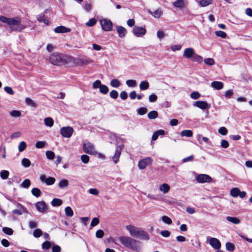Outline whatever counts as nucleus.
Segmentation results:
<instances>
[{"label": "nucleus", "mask_w": 252, "mask_h": 252, "mask_svg": "<svg viewBox=\"0 0 252 252\" xmlns=\"http://www.w3.org/2000/svg\"><path fill=\"white\" fill-rule=\"evenodd\" d=\"M42 234V231L39 229H36L34 230L33 235L34 237L38 238L41 236Z\"/></svg>", "instance_id": "obj_53"}, {"label": "nucleus", "mask_w": 252, "mask_h": 252, "mask_svg": "<svg viewBox=\"0 0 252 252\" xmlns=\"http://www.w3.org/2000/svg\"><path fill=\"white\" fill-rule=\"evenodd\" d=\"M32 195L36 197H39L41 195V191L38 188H34L32 190Z\"/></svg>", "instance_id": "obj_42"}, {"label": "nucleus", "mask_w": 252, "mask_h": 252, "mask_svg": "<svg viewBox=\"0 0 252 252\" xmlns=\"http://www.w3.org/2000/svg\"><path fill=\"white\" fill-rule=\"evenodd\" d=\"M69 183L68 180L66 179L62 180L58 184V187L60 189H64L67 188Z\"/></svg>", "instance_id": "obj_23"}, {"label": "nucleus", "mask_w": 252, "mask_h": 252, "mask_svg": "<svg viewBox=\"0 0 252 252\" xmlns=\"http://www.w3.org/2000/svg\"><path fill=\"white\" fill-rule=\"evenodd\" d=\"M31 181L29 179H25L21 184V187L25 188L28 189L31 185Z\"/></svg>", "instance_id": "obj_41"}, {"label": "nucleus", "mask_w": 252, "mask_h": 252, "mask_svg": "<svg viewBox=\"0 0 252 252\" xmlns=\"http://www.w3.org/2000/svg\"><path fill=\"white\" fill-rule=\"evenodd\" d=\"M240 190L239 189V188H235L231 189L230 194L232 196L234 197H236L238 196L239 194L240 193Z\"/></svg>", "instance_id": "obj_26"}, {"label": "nucleus", "mask_w": 252, "mask_h": 252, "mask_svg": "<svg viewBox=\"0 0 252 252\" xmlns=\"http://www.w3.org/2000/svg\"><path fill=\"white\" fill-rule=\"evenodd\" d=\"M26 103L29 106H31L33 107H36V104L34 103L32 99L29 97H27L25 99Z\"/></svg>", "instance_id": "obj_46"}, {"label": "nucleus", "mask_w": 252, "mask_h": 252, "mask_svg": "<svg viewBox=\"0 0 252 252\" xmlns=\"http://www.w3.org/2000/svg\"><path fill=\"white\" fill-rule=\"evenodd\" d=\"M63 203V201L61 199L59 198H55L53 199L51 204L53 206H60Z\"/></svg>", "instance_id": "obj_35"}, {"label": "nucleus", "mask_w": 252, "mask_h": 252, "mask_svg": "<svg viewBox=\"0 0 252 252\" xmlns=\"http://www.w3.org/2000/svg\"><path fill=\"white\" fill-rule=\"evenodd\" d=\"M161 220L164 223L167 224L168 225H170L172 223L171 219L166 216H163L161 217Z\"/></svg>", "instance_id": "obj_39"}, {"label": "nucleus", "mask_w": 252, "mask_h": 252, "mask_svg": "<svg viewBox=\"0 0 252 252\" xmlns=\"http://www.w3.org/2000/svg\"><path fill=\"white\" fill-rule=\"evenodd\" d=\"M102 29L106 32H109L112 30L113 24L109 19L104 18L99 20Z\"/></svg>", "instance_id": "obj_7"}, {"label": "nucleus", "mask_w": 252, "mask_h": 252, "mask_svg": "<svg viewBox=\"0 0 252 252\" xmlns=\"http://www.w3.org/2000/svg\"><path fill=\"white\" fill-rule=\"evenodd\" d=\"M0 21L8 25L11 30L13 31L21 32L26 27L21 24V19L19 17L8 18L4 16H0Z\"/></svg>", "instance_id": "obj_1"}, {"label": "nucleus", "mask_w": 252, "mask_h": 252, "mask_svg": "<svg viewBox=\"0 0 252 252\" xmlns=\"http://www.w3.org/2000/svg\"><path fill=\"white\" fill-rule=\"evenodd\" d=\"M74 132L73 128L71 126H64L61 128V134L65 138H70Z\"/></svg>", "instance_id": "obj_9"}, {"label": "nucleus", "mask_w": 252, "mask_h": 252, "mask_svg": "<svg viewBox=\"0 0 252 252\" xmlns=\"http://www.w3.org/2000/svg\"><path fill=\"white\" fill-rule=\"evenodd\" d=\"M229 143L226 140H222L220 143V146L223 148H227L229 147Z\"/></svg>", "instance_id": "obj_63"}, {"label": "nucleus", "mask_w": 252, "mask_h": 252, "mask_svg": "<svg viewBox=\"0 0 252 252\" xmlns=\"http://www.w3.org/2000/svg\"><path fill=\"white\" fill-rule=\"evenodd\" d=\"M96 22V21L94 18H91L86 23V25L88 27H92L95 24Z\"/></svg>", "instance_id": "obj_55"}, {"label": "nucleus", "mask_w": 252, "mask_h": 252, "mask_svg": "<svg viewBox=\"0 0 252 252\" xmlns=\"http://www.w3.org/2000/svg\"><path fill=\"white\" fill-rule=\"evenodd\" d=\"M117 31L120 37L124 38L125 37L126 33V30L124 27L120 26H117Z\"/></svg>", "instance_id": "obj_18"}, {"label": "nucleus", "mask_w": 252, "mask_h": 252, "mask_svg": "<svg viewBox=\"0 0 252 252\" xmlns=\"http://www.w3.org/2000/svg\"><path fill=\"white\" fill-rule=\"evenodd\" d=\"M46 144V142L43 141H37L35 144V147L37 148L40 149L45 147Z\"/></svg>", "instance_id": "obj_49"}, {"label": "nucleus", "mask_w": 252, "mask_h": 252, "mask_svg": "<svg viewBox=\"0 0 252 252\" xmlns=\"http://www.w3.org/2000/svg\"><path fill=\"white\" fill-rule=\"evenodd\" d=\"M9 114L13 118H18L21 116V112L18 110H12L9 112Z\"/></svg>", "instance_id": "obj_33"}, {"label": "nucleus", "mask_w": 252, "mask_h": 252, "mask_svg": "<svg viewBox=\"0 0 252 252\" xmlns=\"http://www.w3.org/2000/svg\"><path fill=\"white\" fill-rule=\"evenodd\" d=\"M147 112V109L145 107H141L137 110V113L140 115H143Z\"/></svg>", "instance_id": "obj_57"}, {"label": "nucleus", "mask_w": 252, "mask_h": 252, "mask_svg": "<svg viewBox=\"0 0 252 252\" xmlns=\"http://www.w3.org/2000/svg\"><path fill=\"white\" fill-rule=\"evenodd\" d=\"M49 62L51 63L56 65H62L66 63L64 57L58 53H55L50 55Z\"/></svg>", "instance_id": "obj_5"}, {"label": "nucleus", "mask_w": 252, "mask_h": 252, "mask_svg": "<svg viewBox=\"0 0 252 252\" xmlns=\"http://www.w3.org/2000/svg\"><path fill=\"white\" fill-rule=\"evenodd\" d=\"M126 84L129 87H135L136 85V82L134 80L129 79L126 81Z\"/></svg>", "instance_id": "obj_47"}, {"label": "nucleus", "mask_w": 252, "mask_h": 252, "mask_svg": "<svg viewBox=\"0 0 252 252\" xmlns=\"http://www.w3.org/2000/svg\"><path fill=\"white\" fill-rule=\"evenodd\" d=\"M209 244L215 249L219 250L221 247V243L219 239L214 237L208 239Z\"/></svg>", "instance_id": "obj_13"}, {"label": "nucleus", "mask_w": 252, "mask_h": 252, "mask_svg": "<svg viewBox=\"0 0 252 252\" xmlns=\"http://www.w3.org/2000/svg\"><path fill=\"white\" fill-rule=\"evenodd\" d=\"M51 247V244L49 241L44 242L42 245L43 249L48 250Z\"/></svg>", "instance_id": "obj_62"}, {"label": "nucleus", "mask_w": 252, "mask_h": 252, "mask_svg": "<svg viewBox=\"0 0 252 252\" xmlns=\"http://www.w3.org/2000/svg\"><path fill=\"white\" fill-rule=\"evenodd\" d=\"M118 240L126 248L137 252L141 250L140 242L131 237L121 236Z\"/></svg>", "instance_id": "obj_2"}, {"label": "nucleus", "mask_w": 252, "mask_h": 252, "mask_svg": "<svg viewBox=\"0 0 252 252\" xmlns=\"http://www.w3.org/2000/svg\"><path fill=\"white\" fill-rule=\"evenodd\" d=\"M123 148V145L116 148L115 154L112 157V160L115 164H117L119 162Z\"/></svg>", "instance_id": "obj_11"}, {"label": "nucleus", "mask_w": 252, "mask_h": 252, "mask_svg": "<svg viewBox=\"0 0 252 252\" xmlns=\"http://www.w3.org/2000/svg\"><path fill=\"white\" fill-rule=\"evenodd\" d=\"M226 220L235 224H239L241 222L240 220L237 217H232L228 216L226 218Z\"/></svg>", "instance_id": "obj_22"}, {"label": "nucleus", "mask_w": 252, "mask_h": 252, "mask_svg": "<svg viewBox=\"0 0 252 252\" xmlns=\"http://www.w3.org/2000/svg\"><path fill=\"white\" fill-rule=\"evenodd\" d=\"M2 231L6 234L11 235L13 233V230L9 227H4L2 228Z\"/></svg>", "instance_id": "obj_45"}, {"label": "nucleus", "mask_w": 252, "mask_h": 252, "mask_svg": "<svg viewBox=\"0 0 252 252\" xmlns=\"http://www.w3.org/2000/svg\"><path fill=\"white\" fill-rule=\"evenodd\" d=\"M70 31V29L64 26H59L54 29V32L56 33H65Z\"/></svg>", "instance_id": "obj_20"}, {"label": "nucleus", "mask_w": 252, "mask_h": 252, "mask_svg": "<svg viewBox=\"0 0 252 252\" xmlns=\"http://www.w3.org/2000/svg\"><path fill=\"white\" fill-rule=\"evenodd\" d=\"M40 181L42 182H45L47 185L50 186L53 185L55 182V179L53 177L46 178L44 175H42L40 177Z\"/></svg>", "instance_id": "obj_14"}, {"label": "nucleus", "mask_w": 252, "mask_h": 252, "mask_svg": "<svg viewBox=\"0 0 252 252\" xmlns=\"http://www.w3.org/2000/svg\"><path fill=\"white\" fill-rule=\"evenodd\" d=\"M223 86V83L220 81H213L211 84V86L217 90H221Z\"/></svg>", "instance_id": "obj_17"}, {"label": "nucleus", "mask_w": 252, "mask_h": 252, "mask_svg": "<svg viewBox=\"0 0 252 252\" xmlns=\"http://www.w3.org/2000/svg\"><path fill=\"white\" fill-rule=\"evenodd\" d=\"M44 124L46 126L51 127L54 125V121L52 118L47 117L44 120Z\"/></svg>", "instance_id": "obj_24"}, {"label": "nucleus", "mask_w": 252, "mask_h": 252, "mask_svg": "<svg viewBox=\"0 0 252 252\" xmlns=\"http://www.w3.org/2000/svg\"><path fill=\"white\" fill-rule=\"evenodd\" d=\"M170 189V186L166 183L161 184L159 186V190L163 193H168Z\"/></svg>", "instance_id": "obj_19"}, {"label": "nucleus", "mask_w": 252, "mask_h": 252, "mask_svg": "<svg viewBox=\"0 0 252 252\" xmlns=\"http://www.w3.org/2000/svg\"><path fill=\"white\" fill-rule=\"evenodd\" d=\"M204 62L205 64L210 66L214 65L215 63V61L212 58L205 59Z\"/></svg>", "instance_id": "obj_51"}, {"label": "nucleus", "mask_w": 252, "mask_h": 252, "mask_svg": "<svg viewBox=\"0 0 252 252\" xmlns=\"http://www.w3.org/2000/svg\"><path fill=\"white\" fill-rule=\"evenodd\" d=\"M65 213L66 216L71 217L73 215V211L70 207H66L65 208Z\"/></svg>", "instance_id": "obj_36"}, {"label": "nucleus", "mask_w": 252, "mask_h": 252, "mask_svg": "<svg viewBox=\"0 0 252 252\" xmlns=\"http://www.w3.org/2000/svg\"><path fill=\"white\" fill-rule=\"evenodd\" d=\"M26 147H27V144L25 141L20 142L18 145L19 152H23L24 150H25Z\"/></svg>", "instance_id": "obj_40"}, {"label": "nucleus", "mask_w": 252, "mask_h": 252, "mask_svg": "<svg viewBox=\"0 0 252 252\" xmlns=\"http://www.w3.org/2000/svg\"><path fill=\"white\" fill-rule=\"evenodd\" d=\"M81 159L83 163L87 164L89 162L90 158L87 155H83L81 156Z\"/></svg>", "instance_id": "obj_50"}, {"label": "nucleus", "mask_w": 252, "mask_h": 252, "mask_svg": "<svg viewBox=\"0 0 252 252\" xmlns=\"http://www.w3.org/2000/svg\"><path fill=\"white\" fill-rule=\"evenodd\" d=\"M102 84L100 80H97L95 81L93 84V87L94 89L100 88Z\"/></svg>", "instance_id": "obj_54"}, {"label": "nucleus", "mask_w": 252, "mask_h": 252, "mask_svg": "<svg viewBox=\"0 0 252 252\" xmlns=\"http://www.w3.org/2000/svg\"><path fill=\"white\" fill-rule=\"evenodd\" d=\"M187 2H186L184 0H177L173 3V5L175 7L179 8L180 9L183 8Z\"/></svg>", "instance_id": "obj_21"}, {"label": "nucleus", "mask_w": 252, "mask_h": 252, "mask_svg": "<svg viewBox=\"0 0 252 252\" xmlns=\"http://www.w3.org/2000/svg\"><path fill=\"white\" fill-rule=\"evenodd\" d=\"M152 159L150 157H147L139 161L138 166L139 169L143 170L148 165L151 164Z\"/></svg>", "instance_id": "obj_10"}, {"label": "nucleus", "mask_w": 252, "mask_h": 252, "mask_svg": "<svg viewBox=\"0 0 252 252\" xmlns=\"http://www.w3.org/2000/svg\"><path fill=\"white\" fill-rule=\"evenodd\" d=\"M158 116V113L157 111H152L148 114V117L149 119H155Z\"/></svg>", "instance_id": "obj_30"}, {"label": "nucleus", "mask_w": 252, "mask_h": 252, "mask_svg": "<svg viewBox=\"0 0 252 252\" xmlns=\"http://www.w3.org/2000/svg\"><path fill=\"white\" fill-rule=\"evenodd\" d=\"M226 249L227 251L233 252L235 250V245L230 242H227L225 244Z\"/></svg>", "instance_id": "obj_37"}, {"label": "nucleus", "mask_w": 252, "mask_h": 252, "mask_svg": "<svg viewBox=\"0 0 252 252\" xmlns=\"http://www.w3.org/2000/svg\"><path fill=\"white\" fill-rule=\"evenodd\" d=\"M22 164L25 167H28L30 166V160L26 158H24L22 160Z\"/></svg>", "instance_id": "obj_52"}, {"label": "nucleus", "mask_w": 252, "mask_h": 252, "mask_svg": "<svg viewBox=\"0 0 252 252\" xmlns=\"http://www.w3.org/2000/svg\"><path fill=\"white\" fill-rule=\"evenodd\" d=\"M233 92L232 90H227L224 93V96L227 98H229L233 95Z\"/></svg>", "instance_id": "obj_60"}, {"label": "nucleus", "mask_w": 252, "mask_h": 252, "mask_svg": "<svg viewBox=\"0 0 252 252\" xmlns=\"http://www.w3.org/2000/svg\"><path fill=\"white\" fill-rule=\"evenodd\" d=\"M110 85L113 87L118 88L121 85V82L118 79H114L110 81Z\"/></svg>", "instance_id": "obj_32"}, {"label": "nucleus", "mask_w": 252, "mask_h": 252, "mask_svg": "<svg viewBox=\"0 0 252 252\" xmlns=\"http://www.w3.org/2000/svg\"><path fill=\"white\" fill-rule=\"evenodd\" d=\"M83 150L85 153L89 155H96L97 154V152L95 149L94 145L88 141L83 144Z\"/></svg>", "instance_id": "obj_6"}, {"label": "nucleus", "mask_w": 252, "mask_h": 252, "mask_svg": "<svg viewBox=\"0 0 252 252\" xmlns=\"http://www.w3.org/2000/svg\"><path fill=\"white\" fill-rule=\"evenodd\" d=\"M132 32L137 37H142L146 33V30L142 27L134 26L132 29Z\"/></svg>", "instance_id": "obj_12"}, {"label": "nucleus", "mask_w": 252, "mask_h": 252, "mask_svg": "<svg viewBox=\"0 0 252 252\" xmlns=\"http://www.w3.org/2000/svg\"><path fill=\"white\" fill-rule=\"evenodd\" d=\"M126 228L131 237L144 240H148L150 239L148 233L141 228L132 225H127Z\"/></svg>", "instance_id": "obj_3"}, {"label": "nucleus", "mask_w": 252, "mask_h": 252, "mask_svg": "<svg viewBox=\"0 0 252 252\" xmlns=\"http://www.w3.org/2000/svg\"><path fill=\"white\" fill-rule=\"evenodd\" d=\"M200 96V94L197 92H192L190 94V97L193 99H197Z\"/></svg>", "instance_id": "obj_58"}, {"label": "nucleus", "mask_w": 252, "mask_h": 252, "mask_svg": "<svg viewBox=\"0 0 252 252\" xmlns=\"http://www.w3.org/2000/svg\"><path fill=\"white\" fill-rule=\"evenodd\" d=\"M150 13L156 18H159L162 14V12L160 9H157L154 12L149 11Z\"/></svg>", "instance_id": "obj_31"}, {"label": "nucleus", "mask_w": 252, "mask_h": 252, "mask_svg": "<svg viewBox=\"0 0 252 252\" xmlns=\"http://www.w3.org/2000/svg\"><path fill=\"white\" fill-rule=\"evenodd\" d=\"M99 90L100 93L104 94H107L109 91L108 87L105 85H102Z\"/></svg>", "instance_id": "obj_43"}, {"label": "nucleus", "mask_w": 252, "mask_h": 252, "mask_svg": "<svg viewBox=\"0 0 252 252\" xmlns=\"http://www.w3.org/2000/svg\"><path fill=\"white\" fill-rule=\"evenodd\" d=\"M215 33L217 36L220 37L222 38H225L226 37V33L223 31H216Z\"/></svg>", "instance_id": "obj_48"}, {"label": "nucleus", "mask_w": 252, "mask_h": 252, "mask_svg": "<svg viewBox=\"0 0 252 252\" xmlns=\"http://www.w3.org/2000/svg\"><path fill=\"white\" fill-rule=\"evenodd\" d=\"M110 96L113 99H116L118 96V93L116 90H112L110 93Z\"/></svg>", "instance_id": "obj_61"}, {"label": "nucleus", "mask_w": 252, "mask_h": 252, "mask_svg": "<svg viewBox=\"0 0 252 252\" xmlns=\"http://www.w3.org/2000/svg\"><path fill=\"white\" fill-rule=\"evenodd\" d=\"M198 2L201 7H205L211 4L212 0H201Z\"/></svg>", "instance_id": "obj_29"}, {"label": "nucleus", "mask_w": 252, "mask_h": 252, "mask_svg": "<svg viewBox=\"0 0 252 252\" xmlns=\"http://www.w3.org/2000/svg\"><path fill=\"white\" fill-rule=\"evenodd\" d=\"M92 62H93L92 61L88 60L86 59H80L78 60L77 63L81 65H87Z\"/></svg>", "instance_id": "obj_34"}, {"label": "nucleus", "mask_w": 252, "mask_h": 252, "mask_svg": "<svg viewBox=\"0 0 252 252\" xmlns=\"http://www.w3.org/2000/svg\"><path fill=\"white\" fill-rule=\"evenodd\" d=\"M9 173L7 170H2L0 172V176L2 179L5 180L8 178Z\"/></svg>", "instance_id": "obj_38"}, {"label": "nucleus", "mask_w": 252, "mask_h": 252, "mask_svg": "<svg viewBox=\"0 0 252 252\" xmlns=\"http://www.w3.org/2000/svg\"><path fill=\"white\" fill-rule=\"evenodd\" d=\"M35 206L37 210L41 212H44L47 209V207L45 203L43 201H39L36 203Z\"/></svg>", "instance_id": "obj_16"}, {"label": "nucleus", "mask_w": 252, "mask_h": 252, "mask_svg": "<svg viewBox=\"0 0 252 252\" xmlns=\"http://www.w3.org/2000/svg\"><path fill=\"white\" fill-rule=\"evenodd\" d=\"M4 90L5 92L9 94L13 95L14 93V91L11 87L6 86L4 88Z\"/></svg>", "instance_id": "obj_59"}, {"label": "nucleus", "mask_w": 252, "mask_h": 252, "mask_svg": "<svg viewBox=\"0 0 252 252\" xmlns=\"http://www.w3.org/2000/svg\"><path fill=\"white\" fill-rule=\"evenodd\" d=\"M197 183L200 184L210 183L213 181L212 178L208 175L205 174H200L197 175L195 177Z\"/></svg>", "instance_id": "obj_8"}, {"label": "nucleus", "mask_w": 252, "mask_h": 252, "mask_svg": "<svg viewBox=\"0 0 252 252\" xmlns=\"http://www.w3.org/2000/svg\"><path fill=\"white\" fill-rule=\"evenodd\" d=\"M99 222V219L97 218H94L93 219L91 223V226L92 227H94L96 225H97Z\"/></svg>", "instance_id": "obj_64"}, {"label": "nucleus", "mask_w": 252, "mask_h": 252, "mask_svg": "<svg viewBox=\"0 0 252 252\" xmlns=\"http://www.w3.org/2000/svg\"><path fill=\"white\" fill-rule=\"evenodd\" d=\"M193 106L202 110H204L210 107V104L204 101H197L193 103Z\"/></svg>", "instance_id": "obj_15"}, {"label": "nucleus", "mask_w": 252, "mask_h": 252, "mask_svg": "<svg viewBox=\"0 0 252 252\" xmlns=\"http://www.w3.org/2000/svg\"><path fill=\"white\" fill-rule=\"evenodd\" d=\"M55 153L51 151H47L46 152V156L49 160H52L55 158Z\"/></svg>", "instance_id": "obj_44"}, {"label": "nucleus", "mask_w": 252, "mask_h": 252, "mask_svg": "<svg viewBox=\"0 0 252 252\" xmlns=\"http://www.w3.org/2000/svg\"><path fill=\"white\" fill-rule=\"evenodd\" d=\"M192 132L191 130H184L181 132V135L182 136H186L190 137L192 136Z\"/></svg>", "instance_id": "obj_28"}, {"label": "nucleus", "mask_w": 252, "mask_h": 252, "mask_svg": "<svg viewBox=\"0 0 252 252\" xmlns=\"http://www.w3.org/2000/svg\"><path fill=\"white\" fill-rule=\"evenodd\" d=\"M37 19L38 21H39V22H43L46 25L48 24V20L47 19V17L43 14L39 15Z\"/></svg>", "instance_id": "obj_25"}, {"label": "nucleus", "mask_w": 252, "mask_h": 252, "mask_svg": "<svg viewBox=\"0 0 252 252\" xmlns=\"http://www.w3.org/2000/svg\"><path fill=\"white\" fill-rule=\"evenodd\" d=\"M139 87L141 90H145L149 88V84L147 81H141L139 85Z\"/></svg>", "instance_id": "obj_27"}, {"label": "nucleus", "mask_w": 252, "mask_h": 252, "mask_svg": "<svg viewBox=\"0 0 252 252\" xmlns=\"http://www.w3.org/2000/svg\"><path fill=\"white\" fill-rule=\"evenodd\" d=\"M219 133L222 135H225L227 134L228 131L226 127L222 126L218 130Z\"/></svg>", "instance_id": "obj_56"}, {"label": "nucleus", "mask_w": 252, "mask_h": 252, "mask_svg": "<svg viewBox=\"0 0 252 252\" xmlns=\"http://www.w3.org/2000/svg\"><path fill=\"white\" fill-rule=\"evenodd\" d=\"M183 55L184 58L198 63H201L203 60V58L201 56L196 54L192 48H185Z\"/></svg>", "instance_id": "obj_4"}]
</instances>
